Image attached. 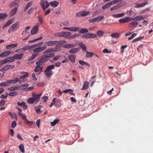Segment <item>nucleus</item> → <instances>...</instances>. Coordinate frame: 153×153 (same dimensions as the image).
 <instances>
[{
	"label": "nucleus",
	"mask_w": 153,
	"mask_h": 153,
	"mask_svg": "<svg viewBox=\"0 0 153 153\" xmlns=\"http://www.w3.org/2000/svg\"><path fill=\"white\" fill-rule=\"evenodd\" d=\"M17 9L16 7H15L14 9L12 10L10 12L11 16H14L16 13Z\"/></svg>",
	"instance_id": "nucleus-38"
},
{
	"label": "nucleus",
	"mask_w": 153,
	"mask_h": 153,
	"mask_svg": "<svg viewBox=\"0 0 153 153\" xmlns=\"http://www.w3.org/2000/svg\"><path fill=\"white\" fill-rule=\"evenodd\" d=\"M15 66V65H7L1 68L0 70L1 71H7L10 69H12L14 68Z\"/></svg>",
	"instance_id": "nucleus-10"
},
{
	"label": "nucleus",
	"mask_w": 153,
	"mask_h": 153,
	"mask_svg": "<svg viewBox=\"0 0 153 153\" xmlns=\"http://www.w3.org/2000/svg\"><path fill=\"white\" fill-rule=\"evenodd\" d=\"M75 56L71 54L69 55L68 56L69 60L72 63H74L75 62Z\"/></svg>",
	"instance_id": "nucleus-21"
},
{
	"label": "nucleus",
	"mask_w": 153,
	"mask_h": 153,
	"mask_svg": "<svg viewBox=\"0 0 153 153\" xmlns=\"http://www.w3.org/2000/svg\"><path fill=\"white\" fill-rule=\"evenodd\" d=\"M138 24V23L136 22H132L129 24L128 26L130 27H136Z\"/></svg>",
	"instance_id": "nucleus-32"
},
{
	"label": "nucleus",
	"mask_w": 153,
	"mask_h": 153,
	"mask_svg": "<svg viewBox=\"0 0 153 153\" xmlns=\"http://www.w3.org/2000/svg\"><path fill=\"white\" fill-rule=\"evenodd\" d=\"M13 21L14 19L13 18H12L9 19L5 24L3 25L2 27V29H4L7 26H9L10 24L13 23Z\"/></svg>",
	"instance_id": "nucleus-14"
},
{
	"label": "nucleus",
	"mask_w": 153,
	"mask_h": 153,
	"mask_svg": "<svg viewBox=\"0 0 153 153\" xmlns=\"http://www.w3.org/2000/svg\"><path fill=\"white\" fill-rule=\"evenodd\" d=\"M80 50L79 48H73L71 49L69 51V53L71 54H74L77 53Z\"/></svg>",
	"instance_id": "nucleus-15"
},
{
	"label": "nucleus",
	"mask_w": 153,
	"mask_h": 153,
	"mask_svg": "<svg viewBox=\"0 0 153 153\" xmlns=\"http://www.w3.org/2000/svg\"><path fill=\"white\" fill-rule=\"evenodd\" d=\"M89 82H85L83 84V86L82 89H87L88 87Z\"/></svg>",
	"instance_id": "nucleus-40"
},
{
	"label": "nucleus",
	"mask_w": 153,
	"mask_h": 153,
	"mask_svg": "<svg viewBox=\"0 0 153 153\" xmlns=\"http://www.w3.org/2000/svg\"><path fill=\"white\" fill-rule=\"evenodd\" d=\"M8 85H9L7 80H6L5 82L0 83V86H6Z\"/></svg>",
	"instance_id": "nucleus-46"
},
{
	"label": "nucleus",
	"mask_w": 153,
	"mask_h": 153,
	"mask_svg": "<svg viewBox=\"0 0 153 153\" xmlns=\"http://www.w3.org/2000/svg\"><path fill=\"white\" fill-rule=\"evenodd\" d=\"M112 5L111 1L108 2L104 4L102 7L103 9H105L109 7Z\"/></svg>",
	"instance_id": "nucleus-29"
},
{
	"label": "nucleus",
	"mask_w": 153,
	"mask_h": 153,
	"mask_svg": "<svg viewBox=\"0 0 153 153\" xmlns=\"http://www.w3.org/2000/svg\"><path fill=\"white\" fill-rule=\"evenodd\" d=\"M126 13L127 15L131 16L133 15H136V14L132 10H128L126 11Z\"/></svg>",
	"instance_id": "nucleus-42"
},
{
	"label": "nucleus",
	"mask_w": 153,
	"mask_h": 153,
	"mask_svg": "<svg viewBox=\"0 0 153 153\" xmlns=\"http://www.w3.org/2000/svg\"><path fill=\"white\" fill-rule=\"evenodd\" d=\"M71 33L69 32H63V37L66 39H69Z\"/></svg>",
	"instance_id": "nucleus-31"
},
{
	"label": "nucleus",
	"mask_w": 153,
	"mask_h": 153,
	"mask_svg": "<svg viewBox=\"0 0 153 153\" xmlns=\"http://www.w3.org/2000/svg\"><path fill=\"white\" fill-rule=\"evenodd\" d=\"M18 45L17 44H12L10 45H9L6 46V48L7 49L10 50L12 48H14L16 47Z\"/></svg>",
	"instance_id": "nucleus-23"
},
{
	"label": "nucleus",
	"mask_w": 153,
	"mask_h": 153,
	"mask_svg": "<svg viewBox=\"0 0 153 153\" xmlns=\"http://www.w3.org/2000/svg\"><path fill=\"white\" fill-rule=\"evenodd\" d=\"M25 74L20 76L19 77V78L20 79H24L28 76L29 74L28 73L25 72Z\"/></svg>",
	"instance_id": "nucleus-49"
},
{
	"label": "nucleus",
	"mask_w": 153,
	"mask_h": 153,
	"mask_svg": "<svg viewBox=\"0 0 153 153\" xmlns=\"http://www.w3.org/2000/svg\"><path fill=\"white\" fill-rule=\"evenodd\" d=\"M144 19V17L142 16H137L134 18H132L131 21L132 20H136L139 21L142 20Z\"/></svg>",
	"instance_id": "nucleus-25"
},
{
	"label": "nucleus",
	"mask_w": 153,
	"mask_h": 153,
	"mask_svg": "<svg viewBox=\"0 0 153 153\" xmlns=\"http://www.w3.org/2000/svg\"><path fill=\"white\" fill-rule=\"evenodd\" d=\"M8 90L10 91H14L19 89V87L18 86H14L11 87L9 88Z\"/></svg>",
	"instance_id": "nucleus-27"
},
{
	"label": "nucleus",
	"mask_w": 153,
	"mask_h": 153,
	"mask_svg": "<svg viewBox=\"0 0 153 153\" xmlns=\"http://www.w3.org/2000/svg\"><path fill=\"white\" fill-rule=\"evenodd\" d=\"M7 15L6 13H0V21L4 20L7 16Z\"/></svg>",
	"instance_id": "nucleus-30"
},
{
	"label": "nucleus",
	"mask_w": 153,
	"mask_h": 153,
	"mask_svg": "<svg viewBox=\"0 0 153 153\" xmlns=\"http://www.w3.org/2000/svg\"><path fill=\"white\" fill-rule=\"evenodd\" d=\"M55 54L54 53H48L46 54H44L42 55L40 58L43 60H47V59L51 58L53 57L54 56Z\"/></svg>",
	"instance_id": "nucleus-9"
},
{
	"label": "nucleus",
	"mask_w": 153,
	"mask_h": 153,
	"mask_svg": "<svg viewBox=\"0 0 153 153\" xmlns=\"http://www.w3.org/2000/svg\"><path fill=\"white\" fill-rule=\"evenodd\" d=\"M104 17L103 16H99L97 17V21H100L104 18Z\"/></svg>",
	"instance_id": "nucleus-63"
},
{
	"label": "nucleus",
	"mask_w": 153,
	"mask_h": 153,
	"mask_svg": "<svg viewBox=\"0 0 153 153\" xmlns=\"http://www.w3.org/2000/svg\"><path fill=\"white\" fill-rule=\"evenodd\" d=\"M79 45L82 48V50L83 51H86V46L85 44H84L82 42L80 43L79 44Z\"/></svg>",
	"instance_id": "nucleus-43"
},
{
	"label": "nucleus",
	"mask_w": 153,
	"mask_h": 153,
	"mask_svg": "<svg viewBox=\"0 0 153 153\" xmlns=\"http://www.w3.org/2000/svg\"><path fill=\"white\" fill-rule=\"evenodd\" d=\"M43 68V67L42 66L37 65L34 69V71L36 72H41L42 71Z\"/></svg>",
	"instance_id": "nucleus-19"
},
{
	"label": "nucleus",
	"mask_w": 153,
	"mask_h": 153,
	"mask_svg": "<svg viewBox=\"0 0 153 153\" xmlns=\"http://www.w3.org/2000/svg\"><path fill=\"white\" fill-rule=\"evenodd\" d=\"M9 114L11 116V117L13 119H15L16 120H17V116L16 114L14 115L12 114L10 112H8Z\"/></svg>",
	"instance_id": "nucleus-53"
},
{
	"label": "nucleus",
	"mask_w": 153,
	"mask_h": 153,
	"mask_svg": "<svg viewBox=\"0 0 153 153\" xmlns=\"http://www.w3.org/2000/svg\"><path fill=\"white\" fill-rule=\"evenodd\" d=\"M42 107V106H38L35 107L36 111L37 113L39 114L41 112L40 109Z\"/></svg>",
	"instance_id": "nucleus-39"
},
{
	"label": "nucleus",
	"mask_w": 153,
	"mask_h": 153,
	"mask_svg": "<svg viewBox=\"0 0 153 153\" xmlns=\"http://www.w3.org/2000/svg\"><path fill=\"white\" fill-rule=\"evenodd\" d=\"M41 95V94H37L34 92H33L32 94L33 98L36 103L39 102Z\"/></svg>",
	"instance_id": "nucleus-6"
},
{
	"label": "nucleus",
	"mask_w": 153,
	"mask_h": 153,
	"mask_svg": "<svg viewBox=\"0 0 153 153\" xmlns=\"http://www.w3.org/2000/svg\"><path fill=\"white\" fill-rule=\"evenodd\" d=\"M76 46V45L74 44H67L64 45L63 46V47L66 48H74Z\"/></svg>",
	"instance_id": "nucleus-17"
},
{
	"label": "nucleus",
	"mask_w": 153,
	"mask_h": 153,
	"mask_svg": "<svg viewBox=\"0 0 153 153\" xmlns=\"http://www.w3.org/2000/svg\"><path fill=\"white\" fill-rule=\"evenodd\" d=\"M54 65H52L48 66L46 70L44 71V73L45 75L48 77H50L53 74V72L51 70L54 68Z\"/></svg>",
	"instance_id": "nucleus-1"
},
{
	"label": "nucleus",
	"mask_w": 153,
	"mask_h": 153,
	"mask_svg": "<svg viewBox=\"0 0 153 153\" xmlns=\"http://www.w3.org/2000/svg\"><path fill=\"white\" fill-rule=\"evenodd\" d=\"M32 2L30 1L28 3L25 7L24 9V11H26L27 10L28 8L32 5Z\"/></svg>",
	"instance_id": "nucleus-41"
},
{
	"label": "nucleus",
	"mask_w": 153,
	"mask_h": 153,
	"mask_svg": "<svg viewBox=\"0 0 153 153\" xmlns=\"http://www.w3.org/2000/svg\"><path fill=\"white\" fill-rule=\"evenodd\" d=\"M59 44V42L58 41H48L45 43L44 45L45 49L47 48V46H52L56 44Z\"/></svg>",
	"instance_id": "nucleus-2"
},
{
	"label": "nucleus",
	"mask_w": 153,
	"mask_h": 153,
	"mask_svg": "<svg viewBox=\"0 0 153 153\" xmlns=\"http://www.w3.org/2000/svg\"><path fill=\"white\" fill-rule=\"evenodd\" d=\"M30 27L28 26L26 27L25 30H23L22 32V35H25L26 33H28V30L30 29Z\"/></svg>",
	"instance_id": "nucleus-36"
},
{
	"label": "nucleus",
	"mask_w": 153,
	"mask_h": 153,
	"mask_svg": "<svg viewBox=\"0 0 153 153\" xmlns=\"http://www.w3.org/2000/svg\"><path fill=\"white\" fill-rule=\"evenodd\" d=\"M28 86V84H25L23 85H20L19 86H18L19 87V88H21V89H22L24 88L25 87H27Z\"/></svg>",
	"instance_id": "nucleus-56"
},
{
	"label": "nucleus",
	"mask_w": 153,
	"mask_h": 153,
	"mask_svg": "<svg viewBox=\"0 0 153 153\" xmlns=\"http://www.w3.org/2000/svg\"><path fill=\"white\" fill-rule=\"evenodd\" d=\"M38 18L39 22L41 24H42L43 23V18L42 16L39 15L38 16Z\"/></svg>",
	"instance_id": "nucleus-60"
},
{
	"label": "nucleus",
	"mask_w": 153,
	"mask_h": 153,
	"mask_svg": "<svg viewBox=\"0 0 153 153\" xmlns=\"http://www.w3.org/2000/svg\"><path fill=\"white\" fill-rule=\"evenodd\" d=\"M19 149L20 150V151L23 153L24 152V146L23 144H21L19 146Z\"/></svg>",
	"instance_id": "nucleus-52"
},
{
	"label": "nucleus",
	"mask_w": 153,
	"mask_h": 153,
	"mask_svg": "<svg viewBox=\"0 0 153 153\" xmlns=\"http://www.w3.org/2000/svg\"><path fill=\"white\" fill-rule=\"evenodd\" d=\"M5 101L4 100H2L0 101V107L4 105L5 103Z\"/></svg>",
	"instance_id": "nucleus-58"
},
{
	"label": "nucleus",
	"mask_w": 153,
	"mask_h": 153,
	"mask_svg": "<svg viewBox=\"0 0 153 153\" xmlns=\"http://www.w3.org/2000/svg\"><path fill=\"white\" fill-rule=\"evenodd\" d=\"M148 4V2H143L140 4H136L134 6V7L136 8H139L143 7L146 5Z\"/></svg>",
	"instance_id": "nucleus-20"
},
{
	"label": "nucleus",
	"mask_w": 153,
	"mask_h": 153,
	"mask_svg": "<svg viewBox=\"0 0 153 153\" xmlns=\"http://www.w3.org/2000/svg\"><path fill=\"white\" fill-rule=\"evenodd\" d=\"M9 85L11 84L15 83L19 81V79L18 78H13L12 79L7 80Z\"/></svg>",
	"instance_id": "nucleus-18"
},
{
	"label": "nucleus",
	"mask_w": 153,
	"mask_h": 153,
	"mask_svg": "<svg viewBox=\"0 0 153 153\" xmlns=\"http://www.w3.org/2000/svg\"><path fill=\"white\" fill-rule=\"evenodd\" d=\"M79 29V27H78L72 26L69 27V31L74 32H76Z\"/></svg>",
	"instance_id": "nucleus-26"
},
{
	"label": "nucleus",
	"mask_w": 153,
	"mask_h": 153,
	"mask_svg": "<svg viewBox=\"0 0 153 153\" xmlns=\"http://www.w3.org/2000/svg\"><path fill=\"white\" fill-rule=\"evenodd\" d=\"M125 15V13H119L117 14H113L112 16L113 17L116 18H120L123 16Z\"/></svg>",
	"instance_id": "nucleus-35"
},
{
	"label": "nucleus",
	"mask_w": 153,
	"mask_h": 153,
	"mask_svg": "<svg viewBox=\"0 0 153 153\" xmlns=\"http://www.w3.org/2000/svg\"><path fill=\"white\" fill-rule=\"evenodd\" d=\"M45 49V47L43 45L42 47H39L36 48H35L33 50V52L34 53H38L41 52Z\"/></svg>",
	"instance_id": "nucleus-12"
},
{
	"label": "nucleus",
	"mask_w": 153,
	"mask_h": 153,
	"mask_svg": "<svg viewBox=\"0 0 153 153\" xmlns=\"http://www.w3.org/2000/svg\"><path fill=\"white\" fill-rule=\"evenodd\" d=\"M79 36V34H75L73 35H72L71 36H70V37H69V39H73Z\"/></svg>",
	"instance_id": "nucleus-55"
},
{
	"label": "nucleus",
	"mask_w": 153,
	"mask_h": 153,
	"mask_svg": "<svg viewBox=\"0 0 153 153\" xmlns=\"http://www.w3.org/2000/svg\"><path fill=\"white\" fill-rule=\"evenodd\" d=\"M39 26L38 25L34 26L31 29L30 33L32 35L36 34L38 32L39 30Z\"/></svg>",
	"instance_id": "nucleus-8"
},
{
	"label": "nucleus",
	"mask_w": 153,
	"mask_h": 153,
	"mask_svg": "<svg viewBox=\"0 0 153 153\" xmlns=\"http://www.w3.org/2000/svg\"><path fill=\"white\" fill-rule=\"evenodd\" d=\"M48 60H43L40 57L38 61L36 62V64L42 66V65H44V63L46 62Z\"/></svg>",
	"instance_id": "nucleus-13"
},
{
	"label": "nucleus",
	"mask_w": 153,
	"mask_h": 153,
	"mask_svg": "<svg viewBox=\"0 0 153 153\" xmlns=\"http://www.w3.org/2000/svg\"><path fill=\"white\" fill-rule=\"evenodd\" d=\"M97 33L98 36H101L103 35V32L101 30H98L97 32Z\"/></svg>",
	"instance_id": "nucleus-59"
},
{
	"label": "nucleus",
	"mask_w": 153,
	"mask_h": 153,
	"mask_svg": "<svg viewBox=\"0 0 153 153\" xmlns=\"http://www.w3.org/2000/svg\"><path fill=\"white\" fill-rule=\"evenodd\" d=\"M50 4L52 7H55L59 5V3L56 1H53L51 2Z\"/></svg>",
	"instance_id": "nucleus-28"
},
{
	"label": "nucleus",
	"mask_w": 153,
	"mask_h": 153,
	"mask_svg": "<svg viewBox=\"0 0 153 153\" xmlns=\"http://www.w3.org/2000/svg\"><path fill=\"white\" fill-rule=\"evenodd\" d=\"M87 54L86 55V57L87 58L91 57L93 55H94V53H91L89 52L88 51H86Z\"/></svg>",
	"instance_id": "nucleus-45"
},
{
	"label": "nucleus",
	"mask_w": 153,
	"mask_h": 153,
	"mask_svg": "<svg viewBox=\"0 0 153 153\" xmlns=\"http://www.w3.org/2000/svg\"><path fill=\"white\" fill-rule=\"evenodd\" d=\"M96 37L97 35L96 34L89 33L82 34V37L84 39L95 38Z\"/></svg>",
	"instance_id": "nucleus-3"
},
{
	"label": "nucleus",
	"mask_w": 153,
	"mask_h": 153,
	"mask_svg": "<svg viewBox=\"0 0 153 153\" xmlns=\"http://www.w3.org/2000/svg\"><path fill=\"white\" fill-rule=\"evenodd\" d=\"M28 46L29 48L28 49V50L29 51H31L32 50L33 51V50L34 49L33 48H36V45H34L32 46H30L29 45H28Z\"/></svg>",
	"instance_id": "nucleus-51"
},
{
	"label": "nucleus",
	"mask_w": 153,
	"mask_h": 153,
	"mask_svg": "<svg viewBox=\"0 0 153 153\" xmlns=\"http://www.w3.org/2000/svg\"><path fill=\"white\" fill-rule=\"evenodd\" d=\"M16 123L15 121H13L11 124V126L12 128H14L16 126Z\"/></svg>",
	"instance_id": "nucleus-64"
},
{
	"label": "nucleus",
	"mask_w": 153,
	"mask_h": 153,
	"mask_svg": "<svg viewBox=\"0 0 153 153\" xmlns=\"http://www.w3.org/2000/svg\"><path fill=\"white\" fill-rule=\"evenodd\" d=\"M48 100V97L47 96L43 97L42 99V101L44 102H46V101Z\"/></svg>",
	"instance_id": "nucleus-57"
},
{
	"label": "nucleus",
	"mask_w": 153,
	"mask_h": 153,
	"mask_svg": "<svg viewBox=\"0 0 153 153\" xmlns=\"http://www.w3.org/2000/svg\"><path fill=\"white\" fill-rule=\"evenodd\" d=\"M17 104L19 106H22L24 109L26 110L27 108V105L26 104L25 102H22L21 103H20L19 102H17Z\"/></svg>",
	"instance_id": "nucleus-24"
},
{
	"label": "nucleus",
	"mask_w": 153,
	"mask_h": 153,
	"mask_svg": "<svg viewBox=\"0 0 153 153\" xmlns=\"http://www.w3.org/2000/svg\"><path fill=\"white\" fill-rule=\"evenodd\" d=\"M89 21L91 22H94L97 21V17L93 19H91L89 20Z\"/></svg>",
	"instance_id": "nucleus-62"
},
{
	"label": "nucleus",
	"mask_w": 153,
	"mask_h": 153,
	"mask_svg": "<svg viewBox=\"0 0 153 153\" xmlns=\"http://www.w3.org/2000/svg\"><path fill=\"white\" fill-rule=\"evenodd\" d=\"M25 122L28 125H32L33 123V121H29L27 119H25Z\"/></svg>",
	"instance_id": "nucleus-54"
},
{
	"label": "nucleus",
	"mask_w": 153,
	"mask_h": 153,
	"mask_svg": "<svg viewBox=\"0 0 153 153\" xmlns=\"http://www.w3.org/2000/svg\"><path fill=\"white\" fill-rule=\"evenodd\" d=\"M24 54L23 53L17 54L13 56L15 59H22L23 56Z\"/></svg>",
	"instance_id": "nucleus-22"
},
{
	"label": "nucleus",
	"mask_w": 153,
	"mask_h": 153,
	"mask_svg": "<svg viewBox=\"0 0 153 153\" xmlns=\"http://www.w3.org/2000/svg\"><path fill=\"white\" fill-rule=\"evenodd\" d=\"M20 22H16L10 27L12 31L15 32L19 28Z\"/></svg>",
	"instance_id": "nucleus-7"
},
{
	"label": "nucleus",
	"mask_w": 153,
	"mask_h": 153,
	"mask_svg": "<svg viewBox=\"0 0 153 153\" xmlns=\"http://www.w3.org/2000/svg\"><path fill=\"white\" fill-rule=\"evenodd\" d=\"M17 94L16 92H13L10 93L8 95L9 96H13L17 95Z\"/></svg>",
	"instance_id": "nucleus-61"
},
{
	"label": "nucleus",
	"mask_w": 153,
	"mask_h": 153,
	"mask_svg": "<svg viewBox=\"0 0 153 153\" xmlns=\"http://www.w3.org/2000/svg\"><path fill=\"white\" fill-rule=\"evenodd\" d=\"M11 53V51H5L0 54V57L7 56H9Z\"/></svg>",
	"instance_id": "nucleus-16"
},
{
	"label": "nucleus",
	"mask_w": 153,
	"mask_h": 153,
	"mask_svg": "<svg viewBox=\"0 0 153 153\" xmlns=\"http://www.w3.org/2000/svg\"><path fill=\"white\" fill-rule=\"evenodd\" d=\"M90 14V12L89 11H86L83 10L78 13L76 14L77 16H83L88 15Z\"/></svg>",
	"instance_id": "nucleus-11"
},
{
	"label": "nucleus",
	"mask_w": 153,
	"mask_h": 153,
	"mask_svg": "<svg viewBox=\"0 0 153 153\" xmlns=\"http://www.w3.org/2000/svg\"><path fill=\"white\" fill-rule=\"evenodd\" d=\"M27 102L30 104H33L35 101L33 98H29L27 100Z\"/></svg>",
	"instance_id": "nucleus-47"
},
{
	"label": "nucleus",
	"mask_w": 153,
	"mask_h": 153,
	"mask_svg": "<svg viewBox=\"0 0 153 153\" xmlns=\"http://www.w3.org/2000/svg\"><path fill=\"white\" fill-rule=\"evenodd\" d=\"M59 120V119H56L54 120L53 122H50L51 125L52 126H55L56 124L58 123Z\"/></svg>",
	"instance_id": "nucleus-33"
},
{
	"label": "nucleus",
	"mask_w": 153,
	"mask_h": 153,
	"mask_svg": "<svg viewBox=\"0 0 153 153\" xmlns=\"http://www.w3.org/2000/svg\"><path fill=\"white\" fill-rule=\"evenodd\" d=\"M121 6L119 4L117 5V6H114L112 7H111L110 8V10L111 11H113L114 10H115L117 9L118 8L120 7Z\"/></svg>",
	"instance_id": "nucleus-48"
},
{
	"label": "nucleus",
	"mask_w": 153,
	"mask_h": 153,
	"mask_svg": "<svg viewBox=\"0 0 153 153\" xmlns=\"http://www.w3.org/2000/svg\"><path fill=\"white\" fill-rule=\"evenodd\" d=\"M54 36L57 37H63V32L55 33H54Z\"/></svg>",
	"instance_id": "nucleus-37"
},
{
	"label": "nucleus",
	"mask_w": 153,
	"mask_h": 153,
	"mask_svg": "<svg viewBox=\"0 0 153 153\" xmlns=\"http://www.w3.org/2000/svg\"><path fill=\"white\" fill-rule=\"evenodd\" d=\"M57 51H56V50H55V49H53V48L48 49L46 50H45V51L43 52V53L45 54V53H51L52 52H55Z\"/></svg>",
	"instance_id": "nucleus-34"
},
{
	"label": "nucleus",
	"mask_w": 153,
	"mask_h": 153,
	"mask_svg": "<svg viewBox=\"0 0 153 153\" xmlns=\"http://www.w3.org/2000/svg\"><path fill=\"white\" fill-rule=\"evenodd\" d=\"M120 34L119 33H113L111 34V36L114 38H118L120 37Z\"/></svg>",
	"instance_id": "nucleus-44"
},
{
	"label": "nucleus",
	"mask_w": 153,
	"mask_h": 153,
	"mask_svg": "<svg viewBox=\"0 0 153 153\" xmlns=\"http://www.w3.org/2000/svg\"><path fill=\"white\" fill-rule=\"evenodd\" d=\"M40 5L44 11L49 6V4L47 0L41 1Z\"/></svg>",
	"instance_id": "nucleus-4"
},
{
	"label": "nucleus",
	"mask_w": 153,
	"mask_h": 153,
	"mask_svg": "<svg viewBox=\"0 0 153 153\" xmlns=\"http://www.w3.org/2000/svg\"><path fill=\"white\" fill-rule=\"evenodd\" d=\"M131 17H126L120 19L119 20V22L120 23H124L131 21Z\"/></svg>",
	"instance_id": "nucleus-5"
},
{
	"label": "nucleus",
	"mask_w": 153,
	"mask_h": 153,
	"mask_svg": "<svg viewBox=\"0 0 153 153\" xmlns=\"http://www.w3.org/2000/svg\"><path fill=\"white\" fill-rule=\"evenodd\" d=\"M88 32V30L86 29L82 28L80 30L79 32L81 33H87Z\"/></svg>",
	"instance_id": "nucleus-50"
}]
</instances>
